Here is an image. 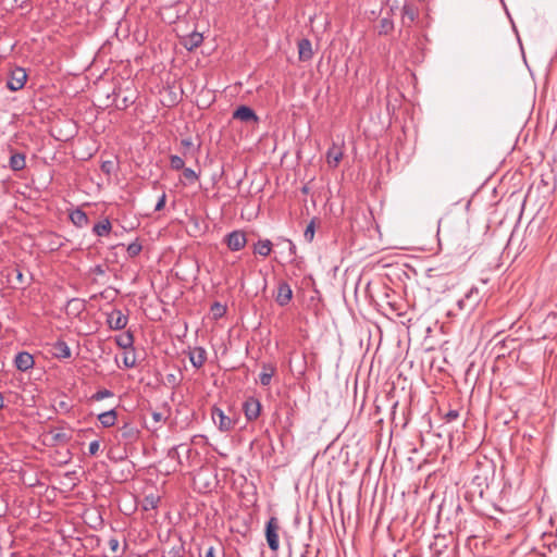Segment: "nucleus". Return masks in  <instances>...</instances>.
<instances>
[{
  "label": "nucleus",
  "instance_id": "nucleus-41",
  "mask_svg": "<svg viewBox=\"0 0 557 557\" xmlns=\"http://www.w3.org/2000/svg\"><path fill=\"white\" fill-rule=\"evenodd\" d=\"M112 169H113V162L112 161H103L102 162L101 170L104 173L110 174L112 172Z\"/></svg>",
  "mask_w": 557,
  "mask_h": 557
},
{
  "label": "nucleus",
  "instance_id": "nucleus-21",
  "mask_svg": "<svg viewBox=\"0 0 557 557\" xmlns=\"http://www.w3.org/2000/svg\"><path fill=\"white\" fill-rule=\"evenodd\" d=\"M117 413L115 409H111L98 414V420L103 428L113 426L116 422Z\"/></svg>",
  "mask_w": 557,
  "mask_h": 557
},
{
  "label": "nucleus",
  "instance_id": "nucleus-33",
  "mask_svg": "<svg viewBox=\"0 0 557 557\" xmlns=\"http://www.w3.org/2000/svg\"><path fill=\"white\" fill-rule=\"evenodd\" d=\"M143 246L138 242H133L127 246V253L129 257H136L140 253Z\"/></svg>",
  "mask_w": 557,
  "mask_h": 557
},
{
  "label": "nucleus",
  "instance_id": "nucleus-42",
  "mask_svg": "<svg viewBox=\"0 0 557 557\" xmlns=\"http://www.w3.org/2000/svg\"><path fill=\"white\" fill-rule=\"evenodd\" d=\"M459 416V412L457 410H449L446 414H445V419L447 422H450L455 419H457Z\"/></svg>",
  "mask_w": 557,
  "mask_h": 557
},
{
  "label": "nucleus",
  "instance_id": "nucleus-37",
  "mask_svg": "<svg viewBox=\"0 0 557 557\" xmlns=\"http://www.w3.org/2000/svg\"><path fill=\"white\" fill-rule=\"evenodd\" d=\"M123 363L127 369L134 368L136 364L135 355L133 354L131 356L128 352H126L123 358Z\"/></svg>",
  "mask_w": 557,
  "mask_h": 557
},
{
  "label": "nucleus",
  "instance_id": "nucleus-49",
  "mask_svg": "<svg viewBox=\"0 0 557 557\" xmlns=\"http://www.w3.org/2000/svg\"><path fill=\"white\" fill-rule=\"evenodd\" d=\"M4 407V397L2 395V393H0V409H2Z\"/></svg>",
  "mask_w": 557,
  "mask_h": 557
},
{
  "label": "nucleus",
  "instance_id": "nucleus-8",
  "mask_svg": "<svg viewBox=\"0 0 557 557\" xmlns=\"http://www.w3.org/2000/svg\"><path fill=\"white\" fill-rule=\"evenodd\" d=\"M232 117L244 123H258L259 117L248 106H239L234 110Z\"/></svg>",
  "mask_w": 557,
  "mask_h": 557
},
{
  "label": "nucleus",
  "instance_id": "nucleus-16",
  "mask_svg": "<svg viewBox=\"0 0 557 557\" xmlns=\"http://www.w3.org/2000/svg\"><path fill=\"white\" fill-rule=\"evenodd\" d=\"M189 361L194 368H201L207 360V351L203 347H195L189 350Z\"/></svg>",
  "mask_w": 557,
  "mask_h": 557
},
{
  "label": "nucleus",
  "instance_id": "nucleus-45",
  "mask_svg": "<svg viewBox=\"0 0 557 557\" xmlns=\"http://www.w3.org/2000/svg\"><path fill=\"white\" fill-rule=\"evenodd\" d=\"M8 504L3 499V497L0 495V518L7 512Z\"/></svg>",
  "mask_w": 557,
  "mask_h": 557
},
{
  "label": "nucleus",
  "instance_id": "nucleus-14",
  "mask_svg": "<svg viewBox=\"0 0 557 557\" xmlns=\"http://www.w3.org/2000/svg\"><path fill=\"white\" fill-rule=\"evenodd\" d=\"M418 16V9L411 3H405L401 8V23L410 27Z\"/></svg>",
  "mask_w": 557,
  "mask_h": 557
},
{
  "label": "nucleus",
  "instance_id": "nucleus-43",
  "mask_svg": "<svg viewBox=\"0 0 557 557\" xmlns=\"http://www.w3.org/2000/svg\"><path fill=\"white\" fill-rule=\"evenodd\" d=\"M108 544H109L110 549H111L113 553H115V552L119 549V545H120V544H119V540H117V539H115V537H111V539L109 540V543H108Z\"/></svg>",
  "mask_w": 557,
  "mask_h": 557
},
{
  "label": "nucleus",
  "instance_id": "nucleus-11",
  "mask_svg": "<svg viewBox=\"0 0 557 557\" xmlns=\"http://www.w3.org/2000/svg\"><path fill=\"white\" fill-rule=\"evenodd\" d=\"M50 348L51 355L57 359H69L71 358V348L63 339H58L52 343Z\"/></svg>",
  "mask_w": 557,
  "mask_h": 557
},
{
  "label": "nucleus",
  "instance_id": "nucleus-47",
  "mask_svg": "<svg viewBox=\"0 0 557 557\" xmlns=\"http://www.w3.org/2000/svg\"><path fill=\"white\" fill-rule=\"evenodd\" d=\"M287 243H288V248H289L290 255H296V246H295V244L292 240H289V239H287Z\"/></svg>",
  "mask_w": 557,
  "mask_h": 557
},
{
  "label": "nucleus",
  "instance_id": "nucleus-50",
  "mask_svg": "<svg viewBox=\"0 0 557 557\" xmlns=\"http://www.w3.org/2000/svg\"><path fill=\"white\" fill-rule=\"evenodd\" d=\"M78 302H79V301H78V299H71V300L69 301V306H71V305H73V304H78Z\"/></svg>",
  "mask_w": 557,
  "mask_h": 557
},
{
  "label": "nucleus",
  "instance_id": "nucleus-19",
  "mask_svg": "<svg viewBox=\"0 0 557 557\" xmlns=\"http://www.w3.org/2000/svg\"><path fill=\"white\" fill-rule=\"evenodd\" d=\"M275 367L272 363H263L262 371L259 374V383L262 386H269L271 384V380L275 373Z\"/></svg>",
  "mask_w": 557,
  "mask_h": 557
},
{
  "label": "nucleus",
  "instance_id": "nucleus-5",
  "mask_svg": "<svg viewBox=\"0 0 557 557\" xmlns=\"http://www.w3.org/2000/svg\"><path fill=\"white\" fill-rule=\"evenodd\" d=\"M224 242L231 251H238L246 246L247 237L245 232L235 230L224 237Z\"/></svg>",
  "mask_w": 557,
  "mask_h": 557
},
{
  "label": "nucleus",
  "instance_id": "nucleus-53",
  "mask_svg": "<svg viewBox=\"0 0 557 557\" xmlns=\"http://www.w3.org/2000/svg\"><path fill=\"white\" fill-rule=\"evenodd\" d=\"M307 553H308V552L302 553V554H301V557H306V554H307Z\"/></svg>",
  "mask_w": 557,
  "mask_h": 557
},
{
  "label": "nucleus",
  "instance_id": "nucleus-34",
  "mask_svg": "<svg viewBox=\"0 0 557 557\" xmlns=\"http://www.w3.org/2000/svg\"><path fill=\"white\" fill-rule=\"evenodd\" d=\"M113 396V393L107 388H103V389H100L98 392H96L92 396H91V399L92 400H102L104 398H108V397H112Z\"/></svg>",
  "mask_w": 557,
  "mask_h": 557
},
{
  "label": "nucleus",
  "instance_id": "nucleus-17",
  "mask_svg": "<svg viewBox=\"0 0 557 557\" xmlns=\"http://www.w3.org/2000/svg\"><path fill=\"white\" fill-rule=\"evenodd\" d=\"M313 57L312 45L308 38L298 41V58L300 61H309Z\"/></svg>",
  "mask_w": 557,
  "mask_h": 557
},
{
  "label": "nucleus",
  "instance_id": "nucleus-13",
  "mask_svg": "<svg viewBox=\"0 0 557 557\" xmlns=\"http://www.w3.org/2000/svg\"><path fill=\"white\" fill-rule=\"evenodd\" d=\"M14 363L17 370L25 372L34 367V357L27 351H21L15 356Z\"/></svg>",
  "mask_w": 557,
  "mask_h": 557
},
{
  "label": "nucleus",
  "instance_id": "nucleus-52",
  "mask_svg": "<svg viewBox=\"0 0 557 557\" xmlns=\"http://www.w3.org/2000/svg\"><path fill=\"white\" fill-rule=\"evenodd\" d=\"M55 438H57V440H58V438H61V434H57V435H55Z\"/></svg>",
  "mask_w": 557,
  "mask_h": 557
},
{
  "label": "nucleus",
  "instance_id": "nucleus-2",
  "mask_svg": "<svg viewBox=\"0 0 557 557\" xmlns=\"http://www.w3.org/2000/svg\"><path fill=\"white\" fill-rule=\"evenodd\" d=\"M280 524L276 517H271L265 524V539L271 550L276 552L280 547L278 541Z\"/></svg>",
  "mask_w": 557,
  "mask_h": 557
},
{
  "label": "nucleus",
  "instance_id": "nucleus-26",
  "mask_svg": "<svg viewBox=\"0 0 557 557\" xmlns=\"http://www.w3.org/2000/svg\"><path fill=\"white\" fill-rule=\"evenodd\" d=\"M115 341L117 346L123 349L133 348L134 336L131 332H126L125 334L116 337Z\"/></svg>",
  "mask_w": 557,
  "mask_h": 557
},
{
  "label": "nucleus",
  "instance_id": "nucleus-24",
  "mask_svg": "<svg viewBox=\"0 0 557 557\" xmlns=\"http://www.w3.org/2000/svg\"><path fill=\"white\" fill-rule=\"evenodd\" d=\"M160 503V497L154 494L146 495L141 503V508L145 511H149L152 509L158 508V505Z\"/></svg>",
  "mask_w": 557,
  "mask_h": 557
},
{
  "label": "nucleus",
  "instance_id": "nucleus-38",
  "mask_svg": "<svg viewBox=\"0 0 557 557\" xmlns=\"http://www.w3.org/2000/svg\"><path fill=\"white\" fill-rule=\"evenodd\" d=\"M99 447H100V443L99 441H92L89 443V447H88V453L90 456H95L98 450H99Z\"/></svg>",
  "mask_w": 557,
  "mask_h": 557
},
{
  "label": "nucleus",
  "instance_id": "nucleus-18",
  "mask_svg": "<svg viewBox=\"0 0 557 557\" xmlns=\"http://www.w3.org/2000/svg\"><path fill=\"white\" fill-rule=\"evenodd\" d=\"M70 220L76 227L79 228L87 226L89 223V219L86 212L79 208H76L70 213Z\"/></svg>",
  "mask_w": 557,
  "mask_h": 557
},
{
  "label": "nucleus",
  "instance_id": "nucleus-40",
  "mask_svg": "<svg viewBox=\"0 0 557 557\" xmlns=\"http://www.w3.org/2000/svg\"><path fill=\"white\" fill-rule=\"evenodd\" d=\"M90 272L92 274H96V275H104L106 274V269H104L103 265L97 264V265H95L94 268L90 269Z\"/></svg>",
  "mask_w": 557,
  "mask_h": 557
},
{
  "label": "nucleus",
  "instance_id": "nucleus-48",
  "mask_svg": "<svg viewBox=\"0 0 557 557\" xmlns=\"http://www.w3.org/2000/svg\"><path fill=\"white\" fill-rule=\"evenodd\" d=\"M181 145L186 147V148H188V147H190L193 145V143H191V139L186 138V139H182L181 140Z\"/></svg>",
  "mask_w": 557,
  "mask_h": 557
},
{
  "label": "nucleus",
  "instance_id": "nucleus-20",
  "mask_svg": "<svg viewBox=\"0 0 557 557\" xmlns=\"http://www.w3.org/2000/svg\"><path fill=\"white\" fill-rule=\"evenodd\" d=\"M9 165L12 171H22L26 166V157L23 152H15L10 157Z\"/></svg>",
  "mask_w": 557,
  "mask_h": 557
},
{
  "label": "nucleus",
  "instance_id": "nucleus-25",
  "mask_svg": "<svg viewBox=\"0 0 557 557\" xmlns=\"http://www.w3.org/2000/svg\"><path fill=\"white\" fill-rule=\"evenodd\" d=\"M8 280L13 284V287L22 286L26 283L23 272L18 269H13L12 273L8 275Z\"/></svg>",
  "mask_w": 557,
  "mask_h": 557
},
{
  "label": "nucleus",
  "instance_id": "nucleus-29",
  "mask_svg": "<svg viewBox=\"0 0 557 557\" xmlns=\"http://www.w3.org/2000/svg\"><path fill=\"white\" fill-rule=\"evenodd\" d=\"M211 312L215 319L222 318L226 312V307L215 301L211 305Z\"/></svg>",
  "mask_w": 557,
  "mask_h": 557
},
{
  "label": "nucleus",
  "instance_id": "nucleus-35",
  "mask_svg": "<svg viewBox=\"0 0 557 557\" xmlns=\"http://www.w3.org/2000/svg\"><path fill=\"white\" fill-rule=\"evenodd\" d=\"M184 552H185V548H184V546L182 544L181 545H176V546H173L168 552V557H183Z\"/></svg>",
  "mask_w": 557,
  "mask_h": 557
},
{
  "label": "nucleus",
  "instance_id": "nucleus-22",
  "mask_svg": "<svg viewBox=\"0 0 557 557\" xmlns=\"http://www.w3.org/2000/svg\"><path fill=\"white\" fill-rule=\"evenodd\" d=\"M112 230L111 222L108 218L103 219L102 221L96 223L92 227V232L99 236L103 237L110 234Z\"/></svg>",
  "mask_w": 557,
  "mask_h": 557
},
{
  "label": "nucleus",
  "instance_id": "nucleus-12",
  "mask_svg": "<svg viewBox=\"0 0 557 557\" xmlns=\"http://www.w3.org/2000/svg\"><path fill=\"white\" fill-rule=\"evenodd\" d=\"M202 41L203 36L198 32H193L181 38L182 46L186 48L188 51H193L194 49L198 48L202 44Z\"/></svg>",
  "mask_w": 557,
  "mask_h": 557
},
{
  "label": "nucleus",
  "instance_id": "nucleus-1",
  "mask_svg": "<svg viewBox=\"0 0 557 557\" xmlns=\"http://www.w3.org/2000/svg\"><path fill=\"white\" fill-rule=\"evenodd\" d=\"M481 301V295L478 287L472 286L462 298L457 301V307L461 311L472 312Z\"/></svg>",
  "mask_w": 557,
  "mask_h": 557
},
{
  "label": "nucleus",
  "instance_id": "nucleus-30",
  "mask_svg": "<svg viewBox=\"0 0 557 557\" xmlns=\"http://www.w3.org/2000/svg\"><path fill=\"white\" fill-rule=\"evenodd\" d=\"M342 156H343V154H342V152H341V151L335 150V149H330V150L327 151V156H326V158H327V162H329L330 164H333V165H335V166H336V165L338 164V162L341 161Z\"/></svg>",
  "mask_w": 557,
  "mask_h": 557
},
{
  "label": "nucleus",
  "instance_id": "nucleus-46",
  "mask_svg": "<svg viewBox=\"0 0 557 557\" xmlns=\"http://www.w3.org/2000/svg\"><path fill=\"white\" fill-rule=\"evenodd\" d=\"M168 457L172 459H180L177 447H172L171 449H169Z\"/></svg>",
  "mask_w": 557,
  "mask_h": 557
},
{
  "label": "nucleus",
  "instance_id": "nucleus-28",
  "mask_svg": "<svg viewBox=\"0 0 557 557\" xmlns=\"http://www.w3.org/2000/svg\"><path fill=\"white\" fill-rule=\"evenodd\" d=\"M315 234V221L314 219L310 221L304 232V238L307 243H311L314 238Z\"/></svg>",
  "mask_w": 557,
  "mask_h": 557
},
{
  "label": "nucleus",
  "instance_id": "nucleus-15",
  "mask_svg": "<svg viewBox=\"0 0 557 557\" xmlns=\"http://www.w3.org/2000/svg\"><path fill=\"white\" fill-rule=\"evenodd\" d=\"M120 436L121 440H123L125 443H133L138 438L139 431L138 429L133 425L132 423H124L120 430Z\"/></svg>",
  "mask_w": 557,
  "mask_h": 557
},
{
  "label": "nucleus",
  "instance_id": "nucleus-23",
  "mask_svg": "<svg viewBox=\"0 0 557 557\" xmlns=\"http://www.w3.org/2000/svg\"><path fill=\"white\" fill-rule=\"evenodd\" d=\"M272 250V243L270 239H260L253 246V253L268 257Z\"/></svg>",
  "mask_w": 557,
  "mask_h": 557
},
{
  "label": "nucleus",
  "instance_id": "nucleus-6",
  "mask_svg": "<svg viewBox=\"0 0 557 557\" xmlns=\"http://www.w3.org/2000/svg\"><path fill=\"white\" fill-rule=\"evenodd\" d=\"M128 322V317L120 309H114L107 317V323L111 330H123Z\"/></svg>",
  "mask_w": 557,
  "mask_h": 557
},
{
  "label": "nucleus",
  "instance_id": "nucleus-39",
  "mask_svg": "<svg viewBox=\"0 0 557 557\" xmlns=\"http://www.w3.org/2000/svg\"><path fill=\"white\" fill-rule=\"evenodd\" d=\"M165 201H166V195H165V193H163L159 197V199H158V201H157V203L154 206V211H161L164 208V206H165Z\"/></svg>",
  "mask_w": 557,
  "mask_h": 557
},
{
  "label": "nucleus",
  "instance_id": "nucleus-4",
  "mask_svg": "<svg viewBox=\"0 0 557 557\" xmlns=\"http://www.w3.org/2000/svg\"><path fill=\"white\" fill-rule=\"evenodd\" d=\"M26 81H27L26 71L23 67L16 66L10 72V74L8 76L7 87L11 91L21 90L25 86Z\"/></svg>",
  "mask_w": 557,
  "mask_h": 557
},
{
  "label": "nucleus",
  "instance_id": "nucleus-32",
  "mask_svg": "<svg viewBox=\"0 0 557 557\" xmlns=\"http://www.w3.org/2000/svg\"><path fill=\"white\" fill-rule=\"evenodd\" d=\"M151 418L153 421V425H152L153 430H157L160 426V424L166 420V417L163 414V412H159V411H152Z\"/></svg>",
  "mask_w": 557,
  "mask_h": 557
},
{
  "label": "nucleus",
  "instance_id": "nucleus-10",
  "mask_svg": "<svg viewBox=\"0 0 557 557\" xmlns=\"http://www.w3.org/2000/svg\"><path fill=\"white\" fill-rule=\"evenodd\" d=\"M293 298V290L290 285L286 281H281L277 285V294L275 301L278 306L284 307L289 304Z\"/></svg>",
  "mask_w": 557,
  "mask_h": 557
},
{
  "label": "nucleus",
  "instance_id": "nucleus-3",
  "mask_svg": "<svg viewBox=\"0 0 557 557\" xmlns=\"http://www.w3.org/2000/svg\"><path fill=\"white\" fill-rule=\"evenodd\" d=\"M121 87L114 88L112 94H108L107 99H112V106H114L117 110H125L135 102L136 96L134 92H129L121 97Z\"/></svg>",
  "mask_w": 557,
  "mask_h": 557
},
{
  "label": "nucleus",
  "instance_id": "nucleus-51",
  "mask_svg": "<svg viewBox=\"0 0 557 557\" xmlns=\"http://www.w3.org/2000/svg\"><path fill=\"white\" fill-rule=\"evenodd\" d=\"M60 406H61V407H63V408H66V407H67V406H66V404H65L64 401H61V403H60Z\"/></svg>",
  "mask_w": 557,
  "mask_h": 557
},
{
  "label": "nucleus",
  "instance_id": "nucleus-7",
  "mask_svg": "<svg viewBox=\"0 0 557 557\" xmlns=\"http://www.w3.org/2000/svg\"><path fill=\"white\" fill-rule=\"evenodd\" d=\"M243 410L248 421L256 420L261 412V403L255 397H248L243 404Z\"/></svg>",
  "mask_w": 557,
  "mask_h": 557
},
{
  "label": "nucleus",
  "instance_id": "nucleus-31",
  "mask_svg": "<svg viewBox=\"0 0 557 557\" xmlns=\"http://www.w3.org/2000/svg\"><path fill=\"white\" fill-rule=\"evenodd\" d=\"M170 165L173 170H183L185 168V162L183 158L176 154L170 156Z\"/></svg>",
  "mask_w": 557,
  "mask_h": 557
},
{
  "label": "nucleus",
  "instance_id": "nucleus-9",
  "mask_svg": "<svg viewBox=\"0 0 557 557\" xmlns=\"http://www.w3.org/2000/svg\"><path fill=\"white\" fill-rule=\"evenodd\" d=\"M212 420L221 431H230L234 426V421L218 407L212 408Z\"/></svg>",
  "mask_w": 557,
  "mask_h": 557
},
{
  "label": "nucleus",
  "instance_id": "nucleus-44",
  "mask_svg": "<svg viewBox=\"0 0 557 557\" xmlns=\"http://www.w3.org/2000/svg\"><path fill=\"white\" fill-rule=\"evenodd\" d=\"M166 382L172 385L173 387L178 384L177 376L173 373H170L166 375Z\"/></svg>",
  "mask_w": 557,
  "mask_h": 557
},
{
  "label": "nucleus",
  "instance_id": "nucleus-36",
  "mask_svg": "<svg viewBox=\"0 0 557 557\" xmlns=\"http://www.w3.org/2000/svg\"><path fill=\"white\" fill-rule=\"evenodd\" d=\"M183 175L189 183H194L198 180L197 173L190 168H184Z\"/></svg>",
  "mask_w": 557,
  "mask_h": 557
},
{
  "label": "nucleus",
  "instance_id": "nucleus-27",
  "mask_svg": "<svg viewBox=\"0 0 557 557\" xmlns=\"http://www.w3.org/2000/svg\"><path fill=\"white\" fill-rule=\"evenodd\" d=\"M394 29V23L391 18L388 17H383L381 21H380V30H379V34L380 35H387L388 33H391L392 30Z\"/></svg>",
  "mask_w": 557,
  "mask_h": 557
}]
</instances>
